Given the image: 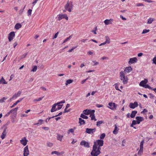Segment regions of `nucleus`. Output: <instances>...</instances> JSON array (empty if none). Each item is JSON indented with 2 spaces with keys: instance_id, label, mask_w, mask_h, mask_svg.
Here are the masks:
<instances>
[{
  "instance_id": "42",
  "label": "nucleus",
  "mask_w": 156,
  "mask_h": 156,
  "mask_svg": "<svg viewBox=\"0 0 156 156\" xmlns=\"http://www.w3.org/2000/svg\"><path fill=\"white\" fill-rule=\"evenodd\" d=\"M43 98H44V97H42L39 98L37 99H34V101H41V100Z\"/></svg>"
},
{
  "instance_id": "64",
  "label": "nucleus",
  "mask_w": 156,
  "mask_h": 156,
  "mask_svg": "<svg viewBox=\"0 0 156 156\" xmlns=\"http://www.w3.org/2000/svg\"><path fill=\"white\" fill-rule=\"evenodd\" d=\"M132 125H135L136 124V121L133 120L132 121Z\"/></svg>"
},
{
  "instance_id": "9",
  "label": "nucleus",
  "mask_w": 156,
  "mask_h": 156,
  "mask_svg": "<svg viewBox=\"0 0 156 156\" xmlns=\"http://www.w3.org/2000/svg\"><path fill=\"white\" fill-rule=\"evenodd\" d=\"M80 145L84 146V147L89 148L90 147V144L84 140H82L80 143Z\"/></svg>"
},
{
  "instance_id": "11",
  "label": "nucleus",
  "mask_w": 156,
  "mask_h": 156,
  "mask_svg": "<svg viewBox=\"0 0 156 156\" xmlns=\"http://www.w3.org/2000/svg\"><path fill=\"white\" fill-rule=\"evenodd\" d=\"M28 141L25 137L22 138L20 140V143L24 146H25L27 145Z\"/></svg>"
},
{
  "instance_id": "54",
  "label": "nucleus",
  "mask_w": 156,
  "mask_h": 156,
  "mask_svg": "<svg viewBox=\"0 0 156 156\" xmlns=\"http://www.w3.org/2000/svg\"><path fill=\"white\" fill-rule=\"evenodd\" d=\"M77 47H73L70 50H69L68 51V52H72L73 51L74 49L75 48H76Z\"/></svg>"
},
{
  "instance_id": "23",
  "label": "nucleus",
  "mask_w": 156,
  "mask_h": 156,
  "mask_svg": "<svg viewBox=\"0 0 156 156\" xmlns=\"http://www.w3.org/2000/svg\"><path fill=\"white\" fill-rule=\"evenodd\" d=\"M23 98H22L19 99L18 100L16 101L15 103H14L11 106V108H12L14 107L15 105H16L18 103L20 102L23 99Z\"/></svg>"
},
{
  "instance_id": "35",
  "label": "nucleus",
  "mask_w": 156,
  "mask_h": 156,
  "mask_svg": "<svg viewBox=\"0 0 156 156\" xmlns=\"http://www.w3.org/2000/svg\"><path fill=\"white\" fill-rule=\"evenodd\" d=\"M73 82V80L69 79L67 80L66 82L65 85L67 86L68 84H70L72 83Z\"/></svg>"
},
{
  "instance_id": "39",
  "label": "nucleus",
  "mask_w": 156,
  "mask_h": 156,
  "mask_svg": "<svg viewBox=\"0 0 156 156\" xmlns=\"http://www.w3.org/2000/svg\"><path fill=\"white\" fill-rule=\"evenodd\" d=\"M80 116L81 118L85 119H87L88 118V117L87 116L83 113L81 114Z\"/></svg>"
},
{
  "instance_id": "25",
  "label": "nucleus",
  "mask_w": 156,
  "mask_h": 156,
  "mask_svg": "<svg viewBox=\"0 0 156 156\" xmlns=\"http://www.w3.org/2000/svg\"><path fill=\"white\" fill-rule=\"evenodd\" d=\"M137 113V111H132V113L130 114V117H131V118H134L135 117V115Z\"/></svg>"
},
{
  "instance_id": "47",
  "label": "nucleus",
  "mask_w": 156,
  "mask_h": 156,
  "mask_svg": "<svg viewBox=\"0 0 156 156\" xmlns=\"http://www.w3.org/2000/svg\"><path fill=\"white\" fill-rule=\"evenodd\" d=\"M150 31L149 30H147V29H144L143 30V31L142 33V34H144L148 33Z\"/></svg>"
},
{
  "instance_id": "26",
  "label": "nucleus",
  "mask_w": 156,
  "mask_h": 156,
  "mask_svg": "<svg viewBox=\"0 0 156 156\" xmlns=\"http://www.w3.org/2000/svg\"><path fill=\"white\" fill-rule=\"evenodd\" d=\"M119 129L117 128V125L116 124L115 125V129L113 131V133L115 134H117L118 133V131Z\"/></svg>"
},
{
  "instance_id": "17",
  "label": "nucleus",
  "mask_w": 156,
  "mask_h": 156,
  "mask_svg": "<svg viewBox=\"0 0 156 156\" xmlns=\"http://www.w3.org/2000/svg\"><path fill=\"white\" fill-rule=\"evenodd\" d=\"M132 70V69L131 66H128L125 68L124 72L125 73H128L131 72Z\"/></svg>"
},
{
  "instance_id": "7",
  "label": "nucleus",
  "mask_w": 156,
  "mask_h": 156,
  "mask_svg": "<svg viewBox=\"0 0 156 156\" xmlns=\"http://www.w3.org/2000/svg\"><path fill=\"white\" fill-rule=\"evenodd\" d=\"M95 112L94 110H88V109H85L83 111V114L85 115H90L92 112Z\"/></svg>"
},
{
  "instance_id": "38",
  "label": "nucleus",
  "mask_w": 156,
  "mask_h": 156,
  "mask_svg": "<svg viewBox=\"0 0 156 156\" xmlns=\"http://www.w3.org/2000/svg\"><path fill=\"white\" fill-rule=\"evenodd\" d=\"M46 144L47 146L49 147H51L53 145V144L52 143L49 141H48L47 142Z\"/></svg>"
},
{
  "instance_id": "2",
  "label": "nucleus",
  "mask_w": 156,
  "mask_h": 156,
  "mask_svg": "<svg viewBox=\"0 0 156 156\" xmlns=\"http://www.w3.org/2000/svg\"><path fill=\"white\" fill-rule=\"evenodd\" d=\"M65 9L69 12H71L73 8V5L71 2H68L65 6Z\"/></svg>"
},
{
  "instance_id": "57",
  "label": "nucleus",
  "mask_w": 156,
  "mask_h": 156,
  "mask_svg": "<svg viewBox=\"0 0 156 156\" xmlns=\"http://www.w3.org/2000/svg\"><path fill=\"white\" fill-rule=\"evenodd\" d=\"M149 95L150 98L153 99L154 97L153 95L152 94H149Z\"/></svg>"
},
{
  "instance_id": "12",
  "label": "nucleus",
  "mask_w": 156,
  "mask_h": 156,
  "mask_svg": "<svg viewBox=\"0 0 156 156\" xmlns=\"http://www.w3.org/2000/svg\"><path fill=\"white\" fill-rule=\"evenodd\" d=\"M137 58L136 57L130 58L128 62V63L129 65L134 64L137 62Z\"/></svg>"
},
{
  "instance_id": "52",
  "label": "nucleus",
  "mask_w": 156,
  "mask_h": 156,
  "mask_svg": "<svg viewBox=\"0 0 156 156\" xmlns=\"http://www.w3.org/2000/svg\"><path fill=\"white\" fill-rule=\"evenodd\" d=\"M38 0H35L32 3V4H33V6L32 7V8H33L34 6L35 5V4L37 3V2Z\"/></svg>"
},
{
  "instance_id": "22",
  "label": "nucleus",
  "mask_w": 156,
  "mask_h": 156,
  "mask_svg": "<svg viewBox=\"0 0 156 156\" xmlns=\"http://www.w3.org/2000/svg\"><path fill=\"white\" fill-rule=\"evenodd\" d=\"M63 137V135L57 134V139L58 140L61 141L62 140V138Z\"/></svg>"
},
{
  "instance_id": "36",
  "label": "nucleus",
  "mask_w": 156,
  "mask_h": 156,
  "mask_svg": "<svg viewBox=\"0 0 156 156\" xmlns=\"http://www.w3.org/2000/svg\"><path fill=\"white\" fill-rule=\"evenodd\" d=\"M144 87L145 88H148L149 89H150V90H152L153 89V88L152 87H150V86H149L148 85V84H146L145 85H144L143 87Z\"/></svg>"
},
{
  "instance_id": "60",
  "label": "nucleus",
  "mask_w": 156,
  "mask_h": 156,
  "mask_svg": "<svg viewBox=\"0 0 156 156\" xmlns=\"http://www.w3.org/2000/svg\"><path fill=\"white\" fill-rule=\"evenodd\" d=\"M95 30H92L91 31V32L93 33L94 34H96L97 33L96 32V30L97 29V27H96L95 28Z\"/></svg>"
},
{
  "instance_id": "1",
  "label": "nucleus",
  "mask_w": 156,
  "mask_h": 156,
  "mask_svg": "<svg viewBox=\"0 0 156 156\" xmlns=\"http://www.w3.org/2000/svg\"><path fill=\"white\" fill-rule=\"evenodd\" d=\"M120 79L122 81V83L124 84H126L128 81L127 77L125 75V73L123 71H121L120 73Z\"/></svg>"
},
{
  "instance_id": "48",
  "label": "nucleus",
  "mask_w": 156,
  "mask_h": 156,
  "mask_svg": "<svg viewBox=\"0 0 156 156\" xmlns=\"http://www.w3.org/2000/svg\"><path fill=\"white\" fill-rule=\"evenodd\" d=\"M105 133H103L100 136V138L101 139H103L105 137Z\"/></svg>"
},
{
  "instance_id": "27",
  "label": "nucleus",
  "mask_w": 156,
  "mask_h": 156,
  "mask_svg": "<svg viewBox=\"0 0 156 156\" xmlns=\"http://www.w3.org/2000/svg\"><path fill=\"white\" fill-rule=\"evenodd\" d=\"M94 112H92L90 115V117L91 118V119L92 120H94L95 121H96L97 119L95 118V117L94 115Z\"/></svg>"
},
{
  "instance_id": "56",
  "label": "nucleus",
  "mask_w": 156,
  "mask_h": 156,
  "mask_svg": "<svg viewBox=\"0 0 156 156\" xmlns=\"http://www.w3.org/2000/svg\"><path fill=\"white\" fill-rule=\"evenodd\" d=\"M115 89H116V90H119L120 92L122 91L121 90H120V89H119V87H118V86L117 85H116L115 86Z\"/></svg>"
},
{
  "instance_id": "8",
  "label": "nucleus",
  "mask_w": 156,
  "mask_h": 156,
  "mask_svg": "<svg viewBox=\"0 0 156 156\" xmlns=\"http://www.w3.org/2000/svg\"><path fill=\"white\" fill-rule=\"evenodd\" d=\"M15 36V33L14 32L12 31L8 35V39L9 41H11L13 39Z\"/></svg>"
},
{
  "instance_id": "20",
  "label": "nucleus",
  "mask_w": 156,
  "mask_h": 156,
  "mask_svg": "<svg viewBox=\"0 0 156 156\" xmlns=\"http://www.w3.org/2000/svg\"><path fill=\"white\" fill-rule=\"evenodd\" d=\"M64 153L63 152H61V153H60L58 152L57 151H52L51 153V154H56L58 156H59L61 155L62 154Z\"/></svg>"
},
{
  "instance_id": "34",
  "label": "nucleus",
  "mask_w": 156,
  "mask_h": 156,
  "mask_svg": "<svg viewBox=\"0 0 156 156\" xmlns=\"http://www.w3.org/2000/svg\"><path fill=\"white\" fill-rule=\"evenodd\" d=\"M136 120L140 122H141L143 121L144 119L143 117L141 116H137L136 118Z\"/></svg>"
},
{
  "instance_id": "18",
  "label": "nucleus",
  "mask_w": 156,
  "mask_h": 156,
  "mask_svg": "<svg viewBox=\"0 0 156 156\" xmlns=\"http://www.w3.org/2000/svg\"><path fill=\"white\" fill-rule=\"evenodd\" d=\"M113 21L112 19H110L109 20L106 19L104 21V23L106 25L109 24H111Z\"/></svg>"
},
{
  "instance_id": "15",
  "label": "nucleus",
  "mask_w": 156,
  "mask_h": 156,
  "mask_svg": "<svg viewBox=\"0 0 156 156\" xmlns=\"http://www.w3.org/2000/svg\"><path fill=\"white\" fill-rule=\"evenodd\" d=\"M148 82V80L146 79H144L143 80L141 81L139 83V85L140 86L143 87V86L146 84Z\"/></svg>"
},
{
  "instance_id": "32",
  "label": "nucleus",
  "mask_w": 156,
  "mask_h": 156,
  "mask_svg": "<svg viewBox=\"0 0 156 156\" xmlns=\"http://www.w3.org/2000/svg\"><path fill=\"white\" fill-rule=\"evenodd\" d=\"M154 18L150 17L147 20V24H151L152 22L154 21Z\"/></svg>"
},
{
  "instance_id": "44",
  "label": "nucleus",
  "mask_w": 156,
  "mask_h": 156,
  "mask_svg": "<svg viewBox=\"0 0 156 156\" xmlns=\"http://www.w3.org/2000/svg\"><path fill=\"white\" fill-rule=\"evenodd\" d=\"M74 129H69L67 132L68 134H69L70 133H73L74 132Z\"/></svg>"
},
{
  "instance_id": "62",
  "label": "nucleus",
  "mask_w": 156,
  "mask_h": 156,
  "mask_svg": "<svg viewBox=\"0 0 156 156\" xmlns=\"http://www.w3.org/2000/svg\"><path fill=\"white\" fill-rule=\"evenodd\" d=\"M126 143V141L125 140H123L122 142V146H125V144Z\"/></svg>"
},
{
  "instance_id": "5",
  "label": "nucleus",
  "mask_w": 156,
  "mask_h": 156,
  "mask_svg": "<svg viewBox=\"0 0 156 156\" xmlns=\"http://www.w3.org/2000/svg\"><path fill=\"white\" fill-rule=\"evenodd\" d=\"M58 20L59 21L63 19H65L66 20H68V17L66 14H60L57 16Z\"/></svg>"
},
{
  "instance_id": "46",
  "label": "nucleus",
  "mask_w": 156,
  "mask_h": 156,
  "mask_svg": "<svg viewBox=\"0 0 156 156\" xmlns=\"http://www.w3.org/2000/svg\"><path fill=\"white\" fill-rule=\"evenodd\" d=\"M37 66H34L33 67V68L31 71H33L34 72H36L37 70Z\"/></svg>"
},
{
  "instance_id": "21",
  "label": "nucleus",
  "mask_w": 156,
  "mask_h": 156,
  "mask_svg": "<svg viewBox=\"0 0 156 156\" xmlns=\"http://www.w3.org/2000/svg\"><path fill=\"white\" fill-rule=\"evenodd\" d=\"M6 134V129H4L1 136V137L2 140L4 139L5 138Z\"/></svg>"
},
{
  "instance_id": "30",
  "label": "nucleus",
  "mask_w": 156,
  "mask_h": 156,
  "mask_svg": "<svg viewBox=\"0 0 156 156\" xmlns=\"http://www.w3.org/2000/svg\"><path fill=\"white\" fill-rule=\"evenodd\" d=\"M43 120L42 119H39L38 121V122L35 123L34 124V125L38 126L39 125H42L43 122Z\"/></svg>"
},
{
  "instance_id": "63",
  "label": "nucleus",
  "mask_w": 156,
  "mask_h": 156,
  "mask_svg": "<svg viewBox=\"0 0 156 156\" xmlns=\"http://www.w3.org/2000/svg\"><path fill=\"white\" fill-rule=\"evenodd\" d=\"M103 121H98V126L100 124H102L103 123Z\"/></svg>"
},
{
  "instance_id": "3",
  "label": "nucleus",
  "mask_w": 156,
  "mask_h": 156,
  "mask_svg": "<svg viewBox=\"0 0 156 156\" xmlns=\"http://www.w3.org/2000/svg\"><path fill=\"white\" fill-rule=\"evenodd\" d=\"M144 142V141L143 140L140 143V149L137 153V154L138 155H141L143 152V145Z\"/></svg>"
},
{
  "instance_id": "31",
  "label": "nucleus",
  "mask_w": 156,
  "mask_h": 156,
  "mask_svg": "<svg viewBox=\"0 0 156 156\" xmlns=\"http://www.w3.org/2000/svg\"><path fill=\"white\" fill-rule=\"evenodd\" d=\"M1 83L3 84H6L7 83V82L5 81L3 77H2L0 80V84Z\"/></svg>"
},
{
  "instance_id": "40",
  "label": "nucleus",
  "mask_w": 156,
  "mask_h": 156,
  "mask_svg": "<svg viewBox=\"0 0 156 156\" xmlns=\"http://www.w3.org/2000/svg\"><path fill=\"white\" fill-rule=\"evenodd\" d=\"M87 54L88 55H95L94 52L91 51H88Z\"/></svg>"
},
{
  "instance_id": "6",
  "label": "nucleus",
  "mask_w": 156,
  "mask_h": 156,
  "mask_svg": "<svg viewBox=\"0 0 156 156\" xmlns=\"http://www.w3.org/2000/svg\"><path fill=\"white\" fill-rule=\"evenodd\" d=\"M23 156H27L29 154V151L28 146H26L23 149Z\"/></svg>"
},
{
  "instance_id": "43",
  "label": "nucleus",
  "mask_w": 156,
  "mask_h": 156,
  "mask_svg": "<svg viewBox=\"0 0 156 156\" xmlns=\"http://www.w3.org/2000/svg\"><path fill=\"white\" fill-rule=\"evenodd\" d=\"M144 5L142 3H137L135 4V6L136 7H139L140 6H144Z\"/></svg>"
},
{
  "instance_id": "19",
  "label": "nucleus",
  "mask_w": 156,
  "mask_h": 156,
  "mask_svg": "<svg viewBox=\"0 0 156 156\" xmlns=\"http://www.w3.org/2000/svg\"><path fill=\"white\" fill-rule=\"evenodd\" d=\"M57 104L55 103L52 105L51 109V112H54L58 110L57 108H56Z\"/></svg>"
},
{
  "instance_id": "37",
  "label": "nucleus",
  "mask_w": 156,
  "mask_h": 156,
  "mask_svg": "<svg viewBox=\"0 0 156 156\" xmlns=\"http://www.w3.org/2000/svg\"><path fill=\"white\" fill-rule=\"evenodd\" d=\"M7 99V97H4L0 99V103L5 102V101Z\"/></svg>"
},
{
  "instance_id": "61",
  "label": "nucleus",
  "mask_w": 156,
  "mask_h": 156,
  "mask_svg": "<svg viewBox=\"0 0 156 156\" xmlns=\"http://www.w3.org/2000/svg\"><path fill=\"white\" fill-rule=\"evenodd\" d=\"M27 53H24V54H23V55L22 56L21 58H25L26 57V56H27Z\"/></svg>"
},
{
  "instance_id": "59",
  "label": "nucleus",
  "mask_w": 156,
  "mask_h": 156,
  "mask_svg": "<svg viewBox=\"0 0 156 156\" xmlns=\"http://www.w3.org/2000/svg\"><path fill=\"white\" fill-rule=\"evenodd\" d=\"M152 61L153 63L156 62V56L154 58Z\"/></svg>"
},
{
  "instance_id": "51",
  "label": "nucleus",
  "mask_w": 156,
  "mask_h": 156,
  "mask_svg": "<svg viewBox=\"0 0 156 156\" xmlns=\"http://www.w3.org/2000/svg\"><path fill=\"white\" fill-rule=\"evenodd\" d=\"M108 58L106 56H104L100 58V59L101 60H104L106 59H108Z\"/></svg>"
},
{
  "instance_id": "14",
  "label": "nucleus",
  "mask_w": 156,
  "mask_h": 156,
  "mask_svg": "<svg viewBox=\"0 0 156 156\" xmlns=\"http://www.w3.org/2000/svg\"><path fill=\"white\" fill-rule=\"evenodd\" d=\"M138 104L137 102H135L133 103H131L129 104V107L131 108L134 109L138 106Z\"/></svg>"
},
{
  "instance_id": "4",
  "label": "nucleus",
  "mask_w": 156,
  "mask_h": 156,
  "mask_svg": "<svg viewBox=\"0 0 156 156\" xmlns=\"http://www.w3.org/2000/svg\"><path fill=\"white\" fill-rule=\"evenodd\" d=\"M108 105L109 106H108V108L111 110H115L118 106V105L117 104L113 102H109L108 104Z\"/></svg>"
},
{
  "instance_id": "24",
  "label": "nucleus",
  "mask_w": 156,
  "mask_h": 156,
  "mask_svg": "<svg viewBox=\"0 0 156 156\" xmlns=\"http://www.w3.org/2000/svg\"><path fill=\"white\" fill-rule=\"evenodd\" d=\"M22 25L20 23H17L15 26L14 28L16 30H19L22 27Z\"/></svg>"
},
{
  "instance_id": "41",
  "label": "nucleus",
  "mask_w": 156,
  "mask_h": 156,
  "mask_svg": "<svg viewBox=\"0 0 156 156\" xmlns=\"http://www.w3.org/2000/svg\"><path fill=\"white\" fill-rule=\"evenodd\" d=\"M72 35L70 36L69 37H68L67 38H66L65 40H64L63 43H64L66 42V41H67L70 40V39L72 38Z\"/></svg>"
},
{
  "instance_id": "10",
  "label": "nucleus",
  "mask_w": 156,
  "mask_h": 156,
  "mask_svg": "<svg viewBox=\"0 0 156 156\" xmlns=\"http://www.w3.org/2000/svg\"><path fill=\"white\" fill-rule=\"evenodd\" d=\"M65 100H62L60 102H58L57 103H56L55 104H57V109L58 110L62 108V107L63 105L62 104L61 105V104H63L65 103Z\"/></svg>"
},
{
  "instance_id": "13",
  "label": "nucleus",
  "mask_w": 156,
  "mask_h": 156,
  "mask_svg": "<svg viewBox=\"0 0 156 156\" xmlns=\"http://www.w3.org/2000/svg\"><path fill=\"white\" fill-rule=\"evenodd\" d=\"M95 131V129L87 128L86 129V132L88 134H92Z\"/></svg>"
},
{
  "instance_id": "28",
  "label": "nucleus",
  "mask_w": 156,
  "mask_h": 156,
  "mask_svg": "<svg viewBox=\"0 0 156 156\" xmlns=\"http://www.w3.org/2000/svg\"><path fill=\"white\" fill-rule=\"evenodd\" d=\"M104 141L101 140H98V147L102 146L103 145Z\"/></svg>"
},
{
  "instance_id": "55",
  "label": "nucleus",
  "mask_w": 156,
  "mask_h": 156,
  "mask_svg": "<svg viewBox=\"0 0 156 156\" xmlns=\"http://www.w3.org/2000/svg\"><path fill=\"white\" fill-rule=\"evenodd\" d=\"M24 9V8L23 9H21L19 11V13L20 14H21L23 12Z\"/></svg>"
},
{
  "instance_id": "58",
  "label": "nucleus",
  "mask_w": 156,
  "mask_h": 156,
  "mask_svg": "<svg viewBox=\"0 0 156 156\" xmlns=\"http://www.w3.org/2000/svg\"><path fill=\"white\" fill-rule=\"evenodd\" d=\"M87 80H88V78H87L86 79H85V80H82L81 82V84H83Z\"/></svg>"
},
{
  "instance_id": "16",
  "label": "nucleus",
  "mask_w": 156,
  "mask_h": 156,
  "mask_svg": "<svg viewBox=\"0 0 156 156\" xmlns=\"http://www.w3.org/2000/svg\"><path fill=\"white\" fill-rule=\"evenodd\" d=\"M22 93V92L20 91H19L17 93H16L12 96V98H14V99H15L17 97H19Z\"/></svg>"
},
{
  "instance_id": "53",
  "label": "nucleus",
  "mask_w": 156,
  "mask_h": 156,
  "mask_svg": "<svg viewBox=\"0 0 156 156\" xmlns=\"http://www.w3.org/2000/svg\"><path fill=\"white\" fill-rule=\"evenodd\" d=\"M58 32H57L55 34V35H54V36L53 37V39H55L56 38L57 36H58Z\"/></svg>"
},
{
  "instance_id": "29",
  "label": "nucleus",
  "mask_w": 156,
  "mask_h": 156,
  "mask_svg": "<svg viewBox=\"0 0 156 156\" xmlns=\"http://www.w3.org/2000/svg\"><path fill=\"white\" fill-rule=\"evenodd\" d=\"M105 42L106 44H109L110 43V39L108 36H106L105 37Z\"/></svg>"
},
{
  "instance_id": "45",
  "label": "nucleus",
  "mask_w": 156,
  "mask_h": 156,
  "mask_svg": "<svg viewBox=\"0 0 156 156\" xmlns=\"http://www.w3.org/2000/svg\"><path fill=\"white\" fill-rule=\"evenodd\" d=\"M18 108V107H16L12 109L11 110L12 112H13V114L16 113V112Z\"/></svg>"
},
{
  "instance_id": "33",
  "label": "nucleus",
  "mask_w": 156,
  "mask_h": 156,
  "mask_svg": "<svg viewBox=\"0 0 156 156\" xmlns=\"http://www.w3.org/2000/svg\"><path fill=\"white\" fill-rule=\"evenodd\" d=\"M79 123H80V125H83L85 124V122L83 119L81 118H79Z\"/></svg>"
},
{
  "instance_id": "50",
  "label": "nucleus",
  "mask_w": 156,
  "mask_h": 156,
  "mask_svg": "<svg viewBox=\"0 0 156 156\" xmlns=\"http://www.w3.org/2000/svg\"><path fill=\"white\" fill-rule=\"evenodd\" d=\"M13 113L12 112V110H11L10 111L8 112L5 115V117H6L9 116V114L11 113Z\"/></svg>"
},
{
  "instance_id": "49",
  "label": "nucleus",
  "mask_w": 156,
  "mask_h": 156,
  "mask_svg": "<svg viewBox=\"0 0 156 156\" xmlns=\"http://www.w3.org/2000/svg\"><path fill=\"white\" fill-rule=\"evenodd\" d=\"M32 10L31 9H29L27 11L28 15L31 16V15Z\"/></svg>"
}]
</instances>
